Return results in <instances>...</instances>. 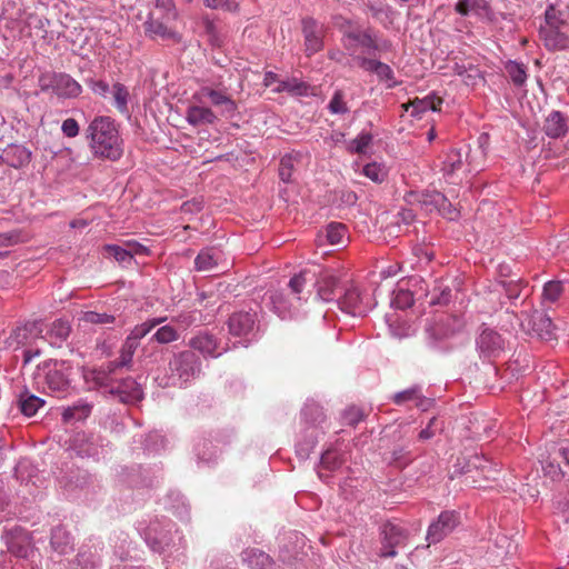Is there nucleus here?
<instances>
[{
	"instance_id": "f257e3e1",
	"label": "nucleus",
	"mask_w": 569,
	"mask_h": 569,
	"mask_svg": "<svg viewBox=\"0 0 569 569\" xmlns=\"http://www.w3.org/2000/svg\"><path fill=\"white\" fill-rule=\"evenodd\" d=\"M86 134L96 158L117 161L122 157V139L114 120L110 117H96L89 123Z\"/></svg>"
},
{
	"instance_id": "f03ea898",
	"label": "nucleus",
	"mask_w": 569,
	"mask_h": 569,
	"mask_svg": "<svg viewBox=\"0 0 569 569\" xmlns=\"http://www.w3.org/2000/svg\"><path fill=\"white\" fill-rule=\"evenodd\" d=\"M177 18L178 12L172 0H156L144 22V32L151 39L179 43L181 34L174 28Z\"/></svg>"
},
{
	"instance_id": "7ed1b4c3",
	"label": "nucleus",
	"mask_w": 569,
	"mask_h": 569,
	"mask_svg": "<svg viewBox=\"0 0 569 569\" xmlns=\"http://www.w3.org/2000/svg\"><path fill=\"white\" fill-rule=\"evenodd\" d=\"M342 44L356 61L357 56H360V50L362 53L371 54L375 51H387L390 48L389 42L379 43L369 32L361 30L346 32L342 37Z\"/></svg>"
},
{
	"instance_id": "20e7f679",
	"label": "nucleus",
	"mask_w": 569,
	"mask_h": 569,
	"mask_svg": "<svg viewBox=\"0 0 569 569\" xmlns=\"http://www.w3.org/2000/svg\"><path fill=\"white\" fill-rule=\"evenodd\" d=\"M200 367L199 357L191 350L174 355L169 362L172 377H177L181 383L191 381L200 372Z\"/></svg>"
},
{
	"instance_id": "39448f33",
	"label": "nucleus",
	"mask_w": 569,
	"mask_h": 569,
	"mask_svg": "<svg viewBox=\"0 0 569 569\" xmlns=\"http://www.w3.org/2000/svg\"><path fill=\"white\" fill-rule=\"evenodd\" d=\"M487 460L477 455L472 456L467 462L461 466L460 459H457V463L453 466L455 470L452 473V478L456 475L465 476V482L467 485L477 487L480 486L479 476L483 479L492 478L493 470L487 466Z\"/></svg>"
},
{
	"instance_id": "423d86ee",
	"label": "nucleus",
	"mask_w": 569,
	"mask_h": 569,
	"mask_svg": "<svg viewBox=\"0 0 569 569\" xmlns=\"http://www.w3.org/2000/svg\"><path fill=\"white\" fill-rule=\"evenodd\" d=\"M381 548L380 557L393 558L397 556V548L406 546L408 532L400 525L387 522L380 528Z\"/></svg>"
},
{
	"instance_id": "0eeeda50",
	"label": "nucleus",
	"mask_w": 569,
	"mask_h": 569,
	"mask_svg": "<svg viewBox=\"0 0 569 569\" xmlns=\"http://www.w3.org/2000/svg\"><path fill=\"white\" fill-rule=\"evenodd\" d=\"M46 366L49 368L46 377L48 388L58 397H62L70 387L71 363L64 360H50Z\"/></svg>"
},
{
	"instance_id": "6e6552de",
	"label": "nucleus",
	"mask_w": 569,
	"mask_h": 569,
	"mask_svg": "<svg viewBox=\"0 0 569 569\" xmlns=\"http://www.w3.org/2000/svg\"><path fill=\"white\" fill-rule=\"evenodd\" d=\"M458 519L455 512H441L437 521L429 526L427 540L430 543H437L447 537L456 528Z\"/></svg>"
},
{
	"instance_id": "1a4fd4ad",
	"label": "nucleus",
	"mask_w": 569,
	"mask_h": 569,
	"mask_svg": "<svg viewBox=\"0 0 569 569\" xmlns=\"http://www.w3.org/2000/svg\"><path fill=\"white\" fill-rule=\"evenodd\" d=\"M302 32L305 37V50L307 56H312L323 48L322 27L312 18L302 20Z\"/></svg>"
},
{
	"instance_id": "9d476101",
	"label": "nucleus",
	"mask_w": 569,
	"mask_h": 569,
	"mask_svg": "<svg viewBox=\"0 0 569 569\" xmlns=\"http://www.w3.org/2000/svg\"><path fill=\"white\" fill-rule=\"evenodd\" d=\"M357 63L365 71L375 73L379 81L388 82V88L398 86V82L395 80V72L387 63L365 56H357Z\"/></svg>"
},
{
	"instance_id": "9b49d317",
	"label": "nucleus",
	"mask_w": 569,
	"mask_h": 569,
	"mask_svg": "<svg viewBox=\"0 0 569 569\" xmlns=\"http://www.w3.org/2000/svg\"><path fill=\"white\" fill-rule=\"evenodd\" d=\"M417 201L427 211L437 209L450 220H453L458 217L456 209L451 208V204L448 202L447 198L440 192L432 191L421 193L420 196H417Z\"/></svg>"
},
{
	"instance_id": "f8f14e48",
	"label": "nucleus",
	"mask_w": 569,
	"mask_h": 569,
	"mask_svg": "<svg viewBox=\"0 0 569 569\" xmlns=\"http://www.w3.org/2000/svg\"><path fill=\"white\" fill-rule=\"evenodd\" d=\"M568 31V23H560V27H540V37L548 49L562 50L569 46Z\"/></svg>"
},
{
	"instance_id": "ddd939ff",
	"label": "nucleus",
	"mask_w": 569,
	"mask_h": 569,
	"mask_svg": "<svg viewBox=\"0 0 569 569\" xmlns=\"http://www.w3.org/2000/svg\"><path fill=\"white\" fill-rule=\"evenodd\" d=\"M3 539L8 550L19 558H26L30 551V540L28 533L20 527H14L6 531Z\"/></svg>"
},
{
	"instance_id": "4468645a",
	"label": "nucleus",
	"mask_w": 569,
	"mask_h": 569,
	"mask_svg": "<svg viewBox=\"0 0 569 569\" xmlns=\"http://www.w3.org/2000/svg\"><path fill=\"white\" fill-rule=\"evenodd\" d=\"M477 347L483 357H497L505 348V340L492 329H483L477 339Z\"/></svg>"
},
{
	"instance_id": "2eb2a0df",
	"label": "nucleus",
	"mask_w": 569,
	"mask_h": 569,
	"mask_svg": "<svg viewBox=\"0 0 569 569\" xmlns=\"http://www.w3.org/2000/svg\"><path fill=\"white\" fill-rule=\"evenodd\" d=\"M340 278V274L332 269H325L319 273L315 284L318 286V295L322 300L331 301L333 299Z\"/></svg>"
},
{
	"instance_id": "dca6fc26",
	"label": "nucleus",
	"mask_w": 569,
	"mask_h": 569,
	"mask_svg": "<svg viewBox=\"0 0 569 569\" xmlns=\"http://www.w3.org/2000/svg\"><path fill=\"white\" fill-rule=\"evenodd\" d=\"M52 89L57 96L63 98H76L82 91L81 86L66 73H59L53 77Z\"/></svg>"
},
{
	"instance_id": "f3484780",
	"label": "nucleus",
	"mask_w": 569,
	"mask_h": 569,
	"mask_svg": "<svg viewBox=\"0 0 569 569\" xmlns=\"http://www.w3.org/2000/svg\"><path fill=\"white\" fill-rule=\"evenodd\" d=\"M254 325V316L250 312H234L230 316L228 327L233 336H246Z\"/></svg>"
},
{
	"instance_id": "a211bd4d",
	"label": "nucleus",
	"mask_w": 569,
	"mask_h": 569,
	"mask_svg": "<svg viewBox=\"0 0 569 569\" xmlns=\"http://www.w3.org/2000/svg\"><path fill=\"white\" fill-rule=\"evenodd\" d=\"M203 97L209 98L213 106L224 107V110L229 113L234 112L237 109L234 101L229 96L224 94L222 91H218L209 87H203L193 96V98L198 100H200Z\"/></svg>"
},
{
	"instance_id": "6ab92c4d",
	"label": "nucleus",
	"mask_w": 569,
	"mask_h": 569,
	"mask_svg": "<svg viewBox=\"0 0 569 569\" xmlns=\"http://www.w3.org/2000/svg\"><path fill=\"white\" fill-rule=\"evenodd\" d=\"M222 259V252L217 248L202 249L194 259V267L198 271L208 272L218 267Z\"/></svg>"
},
{
	"instance_id": "aec40b11",
	"label": "nucleus",
	"mask_w": 569,
	"mask_h": 569,
	"mask_svg": "<svg viewBox=\"0 0 569 569\" xmlns=\"http://www.w3.org/2000/svg\"><path fill=\"white\" fill-rule=\"evenodd\" d=\"M70 333V322L64 319H57L50 325L47 331V339L51 346L61 347L62 343L69 338Z\"/></svg>"
},
{
	"instance_id": "412c9836",
	"label": "nucleus",
	"mask_w": 569,
	"mask_h": 569,
	"mask_svg": "<svg viewBox=\"0 0 569 569\" xmlns=\"http://www.w3.org/2000/svg\"><path fill=\"white\" fill-rule=\"evenodd\" d=\"M129 249H124L117 244H107L104 251L112 256L118 262H130L134 254L147 251V248L139 243H128Z\"/></svg>"
},
{
	"instance_id": "4be33fe9",
	"label": "nucleus",
	"mask_w": 569,
	"mask_h": 569,
	"mask_svg": "<svg viewBox=\"0 0 569 569\" xmlns=\"http://www.w3.org/2000/svg\"><path fill=\"white\" fill-rule=\"evenodd\" d=\"M186 119L191 126L212 124L217 120L214 112L207 107L190 106Z\"/></svg>"
},
{
	"instance_id": "5701e85b",
	"label": "nucleus",
	"mask_w": 569,
	"mask_h": 569,
	"mask_svg": "<svg viewBox=\"0 0 569 569\" xmlns=\"http://www.w3.org/2000/svg\"><path fill=\"white\" fill-rule=\"evenodd\" d=\"M543 130L550 138H560L567 132V122L559 111H552L545 121Z\"/></svg>"
},
{
	"instance_id": "b1692460",
	"label": "nucleus",
	"mask_w": 569,
	"mask_h": 569,
	"mask_svg": "<svg viewBox=\"0 0 569 569\" xmlns=\"http://www.w3.org/2000/svg\"><path fill=\"white\" fill-rule=\"evenodd\" d=\"M443 100L435 94L427 96L422 99L416 98L411 101L412 110L411 116L421 118L428 110L439 111Z\"/></svg>"
},
{
	"instance_id": "393cba45",
	"label": "nucleus",
	"mask_w": 569,
	"mask_h": 569,
	"mask_svg": "<svg viewBox=\"0 0 569 569\" xmlns=\"http://www.w3.org/2000/svg\"><path fill=\"white\" fill-rule=\"evenodd\" d=\"M360 303L361 296L359 290L355 287L346 289V292L340 301L342 310H346L348 313L353 316H361L365 310Z\"/></svg>"
},
{
	"instance_id": "a878e982",
	"label": "nucleus",
	"mask_w": 569,
	"mask_h": 569,
	"mask_svg": "<svg viewBox=\"0 0 569 569\" xmlns=\"http://www.w3.org/2000/svg\"><path fill=\"white\" fill-rule=\"evenodd\" d=\"M532 330L541 339L550 340L553 338L555 326L549 317L536 311L532 317Z\"/></svg>"
},
{
	"instance_id": "bb28decb",
	"label": "nucleus",
	"mask_w": 569,
	"mask_h": 569,
	"mask_svg": "<svg viewBox=\"0 0 569 569\" xmlns=\"http://www.w3.org/2000/svg\"><path fill=\"white\" fill-rule=\"evenodd\" d=\"M51 546L59 553H66L72 548V538L63 527L58 526L51 532Z\"/></svg>"
},
{
	"instance_id": "cd10ccee",
	"label": "nucleus",
	"mask_w": 569,
	"mask_h": 569,
	"mask_svg": "<svg viewBox=\"0 0 569 569\" xmlns=\"http://www.w3.org/2000/svg\"><path fill=\"white\" fill-rule=\"evenodd\" d=\"M189 346L204 356H214L217 341L209 333H200L189 341Z\"/></svg>"
},
{
	"instance_id": "c85d7f7f",
	"label": "nucleus",
	"mask_w": 569,
	"mask_h": 569,
	"mask_svg": "<svg viewBox=\"0 0 569 569\" xmlns=\"http://www.w3.org/2000/svg\"><path fill=\"white\" fill-rule=\"evenodd\" d=\"M326 239L331 246H342L348 241V230L343 223L331 222L326 228Z\"/></svg>"
},
{
	"instance_id": "c756f323",
	"label": "nucleus",
	"mask_w": 569,
	"mask_h": 569,
	"mask_svg": "<svg viewBox=\"0 0 569 569\" xmlns=\"http://www.w3.org/2000/svg\"><path fill=\"white\" fill-rule=\"evenodd\" d=\"M316 276V272L311 270H302L290 279L289 287L291 291L296 295L302 293L307 287L315 284Z\"/></svg>"
},
{
	"instance_id": "7c9ffc66",
	"label": "nucleus",
	"mask_w": 569,
	"mask_h": 569,
	"mask_svg": "<svg viewBox=\"0 0 569 569\" xmlns=\"http://www.w3.org/2000/svg\"><path fill=\"white\" fill-rule=\"evenodd\" d=\"M43 405L44 400L28 392L22 393L19 399L20 410L27 417L34 416Z\"/></svg>"
},
{
	"instance_id": "2f4dec72",
	"label": "nucleus",
	"mask_w": 569,
	"mask_h": 569,
	"mask_svg": "<svg viewBox=\"0 0 569 569\" xmlns=\"http://www.w3.org/2000/svg\"><path fill=\"white\" fill-rule=\"evenodd\" d=\"M140 343L130 340L128 337L121 346L119 359L114 362V367H130L133 355Z\"/></svg>"
},
{
	"instance_id": "473e14b6",
	"label": "nucleus",
	"mask_w": 569,
	"mask_h": 569,
	"mask_svg": "<svg viewBox=\"0 0 569 569\" xmlns=\"http://www.w3.org/2000/svg\"><path fill=\"white\" fill-rule=\"evenodd\" d=\"M91 411V407L87 403H78L72 407H68L62 412V419L64 422H70L71 420H82L86 419Z\"/></svg>"
},
{
	"instance_id": "72a5a7b5",
	"label": "nucleus",
	"mask_w": 569,
	"mask_h": 569,
	"mask_svg": "<svg viewBox=\"0 0 569 569\" xmlns=\"http://www.w3.org/2000/svg\"><path fill=\"white\" fill-rule=\"evenodd\" d=\"M112 96L117 110L121 113H126L128 111L129 99V91L127 87L119 82L114 83L112 87Z\"/></svg>"
},
{
	"instance_id": "f704fd0d",
	"label": "nucleus",
	"mask_w": 569,
	"mask_h": 569,
	"mask_svg": "<svg viewBox=\"0 0 569 569\" xmlns=\"http://www.w3.org/2000/svg\"><path fill=\"white\" fill-rule=\"evenodd\" d=\"M462 163V153L459 150L452 149L446 156L442 170L446 174H453L456 171L461 169Z\"/></svg>"
},
{
	"instance_id": "c9c22d12",
	"label": "nucleus",
	"mask_w": 569,
	"mask_h": 569,
	"mask_svg": "<svg viewBox=\"0 0 569 569\" xmlns=\"http://www.w3.org/2000/svg\"><path fill=\"white\" fill-rule=\"evenodd\" d=\"M499 282L509 299H517L523 289V281L519 277L509 276Z\"/></svg>"
},
{
	"instance_id": "e433bc0d",
	"label": "nucleus",
	"mask_w": 569,
	"mask_h": 569,
	"mask_svg": "<svg viewBox=\"0 0 569 569\" xmlns=\"http://www.w3.org/2000/svg\"><path fill=\"white\" fill-rule=\"evenodd\" d=\"M506 71L508 76L510 77L511 81L516 86H522L525 84L527 80V70L526 66L516 61H509L506 64Z\"/></svg>"
},
{
	"instance_id": "4c0bfd02",
	"label": "nucleus",
	"mask_w": 569,
	"mask_h": 569,
	"mask_svg": "<svg viewBox=\"0 0 569 569\" xmlns=\"http://www.w3.org/2000/svg\"><path fill=\"white\" fill-rule=\"evenodd\" d=\"M244 559L249 561V565L253 569H268L271 565V560L264 552H257L254 550L246 551Z\"/></svg>"
},
{
	"instance_id": "58836bf2",
	"label": "nucleus",
	"mask_w": 569,
	"mask_h": 569,
	"mask_svg": "<svg viewBox=\"0 0 569 569\" xmlns=\"http://www.w3.org/2000/svg\"><path fill=\"white\" fill-rule=\"evenodd\" d=\"M362 173L376 183H381L387 178V170L377 162L366 164L362 169Z\"/></svg>"
},
{
	"instance_id": "ea45409f",
	"label": "nucleus",
	"mask_w": 569,
	"mask_h": 569,
	"mask_svg": "<svg viewBox=\"0 0 569 569\" xmlns=\"http://www.w3.org/2000/svg\"><path fill=\"white\" fill-rule=\"evenodd\" d=\"M80 320L91 325H110L116 321V318L106 312L86 311L82 313Z\"/></svg>"
},
{
	"instance_id": "a19ab883",
	"label": "nucleus",
	"mask_w": 569,
	"mask_h": 569,
	"mask_svg": "<svg viewBox=\"0 0 569 569\" xmlns=\"http://www.w3.org/2000/svg\"><path fill=\"white\" fill-rule=\"evenodd\" d=\"M563 292V286L560 281H549L545 284L542 291L543 302H556Z\"/></svg>"
},
{
	"instance_id": "79ce46f5",
	"label": "nucleus",
	"mask_w": 569,
	"mask_h": 569,
	"mask_svg": "<svg viewBox=\"0 0 569 569\" xmlns=\"http://www.w3.org/2000/svg\"><path fill=\"white\" fill-rule=\"evenodd\" d=\"M485 8V0H459L456 4V11L461 16H468L471 12H479Z\"/></svg>"
},
{
	"instance_id": "37998d69",
	"label": "nucleus",
	"mask_w": 569,
	"mask_h": 569,
	"mask_svg": "<svg viewBox=\"0 0 569 569\" xmlns=\"http://www.w3.org/2000/svg\"><path fill=\"white\" fill-rule=\"evenodd\" d=\"M412 401L419 407L422 402L421 395L419 389L411 388L401 392H398L393 396V402L396 405H403L406 402Z\"/></svg>"
},
{
	"instance_id": "c03bdc74",
	"label": "nucleus",
	"mask_w": 569,
	"mask_h": 569,
	"mask_svg": "<svg viewBox=\"0 0 569 569\" xmlns=\"http://www.w3.org/2000/svg\"><path fill=\"white\" fill-rule=\"evenodd\" d=\"M203 26H204V32L208 37V41L213 47H218V48L222 47L223 41H224L223 37L220 33V31L218 30L217 26L213 23V21H211L209 19H204Z\"/></svg>"
},
{
	"instance_id": "a18cd8bd",
	"label": "nucleus",
	"mask_w": 569,
	"mask_h": 569,
	"mask_svg": "<svg viewBox=\"0 0 569 569\" xmlns=\"http://www.w3.org/2000/svg\"><path fill=\"white\" fill-rule=\"evenodd\" d=\"M152 339H154L159 343H170L179 339V335L177 330L171 326L160 327Z\"/></svg>"
},
{
	"instance_id": "49530a36",
	"label": "nucleus",
	"mask_w": 569,
	"mask_h": 569,
	"mask_svg": "<svg viewBox=\"0 0 569 569\" xmlns=\"http://www.w3.org/2000/svg\"><path fill=\"white\" fill-rule=\"evenodd\" d=\"M328 108L331 113H346L348 111L347 104L343 100V93L340 90L335 92Z\"/></svg>"
},
{
	"instance_id": "de8ad7c7",
	"label": "nucleus",
	"mask_w": 569,
	"mask_h": 569,
	"mask_svg": "<svg viewBox=\"0 0 569 569\" xmlns=\"http://www.w3.org/2000/svg\"><path fill=\"white\" fill-rule=\"evenodd\" d=\"M372 141L370 133H361L351 142V150L356 153H363Z\"/></svg>"
},
{
	"instance_id": "09e8293b",
	"label": "nucleus",
	"mask_w": 569,
	"mask_h": 569,
	"mask_svg": "<svg viewBox=\"0 0 569 569\" xmlns=\"http://www.w3.org/2000/svg\"><path fill=\"white\" fill-rule=\"evenodd\" d=\"M482 80L483 79H482L480 70L476 66L469 63L468 64V70L465 73V77H462V81L467 86L475 87V86H477Z\"/></svg>"
},
{
	"instance_id": "8fccbe9b",
	"label": "nucleus",
	"mask_w": 569,
	"mask_h": 569,
	"mask_svg": "<svg viewBox=\"0 0 569 569\" xmlns=\"http://www.w3.org/2000/svg\"><path fill=\"white\" fill-rule=\"evenodd\" d=\"M440 429L441 428L438 427V419L433 417L429 420L427 427L419 432L418 438L422 441L429 440L435 437Z\"/></svg>"
},
{
	"instance_id": "3c124183",
	"label": "nucleus",
	"mask_w": 569,
	"mask_h": 569,
	"mask_svg": "<svg viewBox=\"0 0 569 569\" xmlns=\"http://www.w3.org/2000/svg\"><path fill=\"white\" fill-rule=\"evenodd\" d=\"M306 90V86L302 82H295V81H281L276 89L277 92H292L301 94Z\"/></svg>"
},
{
	"instance_id": "603ef678",
	"label": "nucleus",
	"mask_w": 569,
	"mask_h": 569,
	"mask_svg": "<svg viewBox=\"0 0 569 569\" xmlns=\"http://www.w3.org/2000/svg\"><path fill=\"white\" fill-rule=\"evenodd\" d=\"M151 331L150 325L147 322H143L141 325H137L128 335V338L130 340H133L138 343H140V340L144 338L149 332Z\"/></svg>"
},
{
	"instance_id": "864d4df0",
	"label": "nucleus",
	"mask_w": 569,
	"mask_h": 569,
	"mask_svg": "<svg viewBox=\"0 0 569 569\" xmlns=\"http://www.w3.org/2000/svg\"><path fill=\"white\" fill-rule=\"evenodd\" d=\"M365 418L363 411L358 407H350L345 411V420L348 425H357Z\"/></svg>"
},
{
	"instance_id": "5fc2aeb1",
	"label": "nucleus",
	"mask_w": 569,
	"mask_h": 569,
	"mask_svg": "<svg viewBox=\"0 0 569 569\" xmlns=\"http://www.w3.org/2000/svg\"><path fill=\"white\" fill-rule=\"evenodd\" d=\"M61 130L68 138H74L79 134V124L76 119L68 118L62 122Z\"/></svg>"
},
{
	"instance_id": "6e6d98bb",
	"label": "nucleus",
	"mask_w": 569,
	"mask_h": 569,
	"mask_svg": "<svg viewBox=\"0 0 569 569\" xmlns=\"http://www.w3.org/2000/svg\"><path fill=\"white\" fill-rule=\"evenodd\" d=\"M558 11L550 7L546 10V23L542 27H560V23H567L558 17Z\"/></svg>"
},
{
	"instance_id": "4d7b16f0",
	"label": "nucleus",
	"mask_w": 569,
	"mask_h": 569,
	"mask_svg": "<svg viewBox=\"0 0 569 569\" xmlns=\"http://www.w3.org/2000/svg\"><path fill=\"white\" fill-rule=\"evenodd\" d=\"M203 4L210 9H221L230 11L233 8V3L230 0H202Z\"/></svg>"
},
{
	"instance_id": "13d9d810",
	"label": "nucleus",
	"mask_w": 569,
	"mask_h": 569,
	"mask_svg": "<svg viewBox=\"0 0 569 569\" xmlns=\"http://www.w3.org/2000/svg\"><path fill=\"white\" fill-rule=\"evenodd\" d=\"M89 87L91 88L93 93L99 94L101 97H106L109 92L108 83L102 80H90Z\"/></svg>"
},
{
	"instance_id": "bf43d9fd",
	"label": "nucleus",
	"mask_w": 569,
	"mask_h": 569,
	"mask_svg": "<svg viewBox=\"0 0 569 569\" xmlns=\"http://www.w3.org/2000/svg\"><path fill=\"white\" fill-rule=\"evenodd\" d=\"M291 159L282 158L280 162L279 176L282 181H289L291 177Z\"/></svg>"
},
{
	"instance_id": "052dcab7",
	"label": "nucleus",
	"mask_w": 569,
	"mask_h": 569,
	"mask_svg": "<svg viewBox=\"0 0 569 569\" xmlns=\"http://www.w3.org/2000/svg\"><path fill=\"white\" fill-rule=\"evenodd\" d=\"M19 242V234L16 232L0 233V246H12Z\"/></svg>"
},
{
	"instance_id": "680f3d73",
	"label": "nucleus",
	"mask_w": 569,
	"mask_h": 569,
	"mask_svg": "<svg viewBox=\"0 0 569 569\" xmlns=\"http://www.w3.org/2000/svg\"><path fill=\"white\" fill-rule=\"evenodd\" d=\"M342 201L349 206L357 202V194L353 191H342Z\"/></svg>"
},
{
	"instance_id": "e2e57ef3",
	"label": "nucleus",
	"mask_w": 569,
	"mask_h": 569,
	"mask_svg": "<svg viewBox=\"0 0 569 569\" xmlns=\"http://www.w3.org/2000/svg\"><path fill=\"white\" fill-rule=\"evenodd\" d=\"M407 451L403 448L395 449L392 452V461L398 466H402L401 460L405 458Z\"/></svg>"
},
{
	"instance_id": "0e129e2a",
	"label": "nucleus",
	"mask_w": 569,
	"mask_h": 569,
	"mask_svg": "<svg viewBox=\"0 0 569 569\" xmlns=\"http://www.w3.org/2000/svg\"><path fill=\"white\" fill-rule=\"evenodd\" d=\"M263 81L266 87H270L277 81V74L274 72L269 71L264 74Z\"/></svg>"
},
{
	"instance_id": "69168bd1",
	"label": "nucleus",
	"mask_w": 569,
	"mask_h": 569,
	"mask_svg": "<svg viewBox=\"0 0 569 569\" xmlns=\"http://www.w3.org/2000/svg\"><path fill=\"white\" fill-rule=\"evenodd\" d=\"M468 70V66L466 64H458L456 63L455 68H453V71L457 76H459L461 79L462 77H465V73L467 72Z\"/></svg>"
},
{
	"instance_id": "338daca9",
	"label": "nucleus",
	"mask_w": 569,
	"mask_h": 569,
	"mask_svg": "<svg viewBox=\"0 0 569 569\" xmlns=\"http://www.w3.org/2000/svg\"><path fill=\"white\" fill-rule=\"evenodd\" d=\"M17 150L19 151L20 158H21L20 164H22L24 162H29V160H30V152L27 151L24 148H18Z\"/></svg>"
},
{
	"instance_id": "774afa93",
	"label": "nucleus",
	"mask_w": 569,
	"mask_h": 569,
	"mask_svg": "<svg viewBox=\"0 0 569 569\" xmlns=\"http://www.w3.org/2000/svg\"><path fill=\"white\" fill-rule=\"evenodd\" d=\"M163 321H166V318H153V319H150L148 321H146L148 325H150V329L152 330L154 327H157L158 325L162 323Z\"/></svg>"
}]
</instances>
